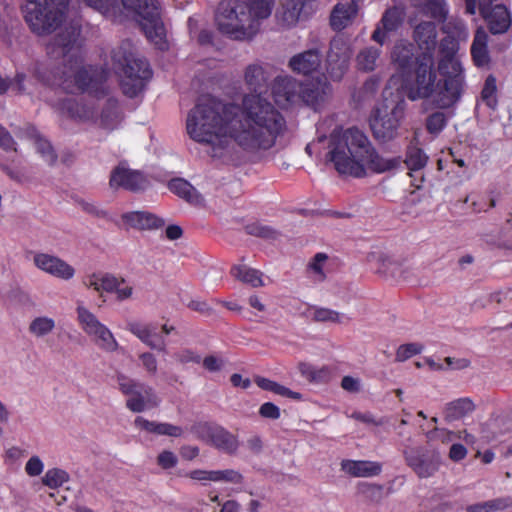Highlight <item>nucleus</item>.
I'll list each match as a JSON object with an SVG mask.
<instances>
[{
    "instance_id": "1",
    "label": "nucleus",
    "mask_w": 512,
    "mask_h": 512,
    "mask_svg": "<svg viewBox=\"0 0 512 512\" xmlns=\"http://www.w3.org/2000/svg\"><path fill=\"white\" fill-rule=\"evenodd\" d=\"M265 68L252 63L245 68L244 81L251 93L240 104H223L212 98L201 99L187 114L189 137L211 147L213 157H220L234 141L249 153L267 151L275 146L286 130V120L276 106L261 92L268 85Z\"/></svg>"
},
{
    "instance_id": "2",
    "label": "nucleus",
    "mask_w": 512,
    "mask_h": 512,
    "mask_svg": "<svg viewBox=\"0 0 512 512\" xmlns=\"http://www.w3.org/2000/svg\"><path fill=\"white\" fill-rule=\"evenodd\" d=\"M79 31L66 27L47 44L48 56L59 61L53 66H40L36 69L39 80L50 86L61 88L69 94L87 92L97 99L108 94L105 85L106 73L82 66Z\"/></svg>"
},
{
    "instance_id": "3",
    "label": "nucleus",
    "mask_w": 512,
    "mask_h": 512,
    "mask_svg": "<svg viewBox=\"0 0 512 512\" xmlns=\"http://www.w3.org/2000/svg\"><path fill=\"white\" fill-rule=\"evenodd\" d=\"M329 157L339 175L365 178L368 171L383 174L400 168L401 156L383 157L365 131L357 126L336 128L329 138Z\"/></svg>"
},
{
    "instance_id": "4",
    "label": "nucleus",
    "mask_w": 512,
    "mask_h": 512,
    "mask_svg": "<svg viewBox=\"0 0 512 512\" xmlns=\"http://www.w3.org/2000/svg\"><path fill=\"white\" fill-rule=\"evenodd\" d=\"M113 68L120 78V86L125 95L135 97L144 87L152 71L148 62L137 57L130 41H123L112 52Z\"/></svg>"
},
{
    "instance_id": "5",
    "label": "nucleus",
    "mask_w": 512,
    "mask_h": 512,
    "mask_svg": "<svg viewBox=\"0 0 512 512\" xmlns=\"http://www.w3.org/2000/svg\"><path fill=\"white\" fill-rule=\"evenodd\" d=\"M216 22L218 29L234 40H251L260 30L243 1L221 2Z\"/></svg>"
},
{
    "instance_id": "6",
    "label": "nucleus",
    "mask_w": 512,
    "mask_h": 512,
    "mask_svg": "<svg viewBox=\"0 0 512 512\" xmlns=\"http://www.w3.org/2000/svg\"><path fill=\"white\" fill-rule=\"evenodd\" d=\"M119 8L121 21L129 15L137 16L149 41L160 50L167 48L166 32L156 0H119Z\"/></svg>"
},
{
    "instance_id": "7",
    "label": "nucleus",
    "mask_w": 512,
    "mask_h": 512,
    "mask_svg": "<svg viewBox=\"0 0 512 512\" xmlns=\"http://www.w3.org/2000/svg\"><path fill=\"white\" fill-rule=\"evenodd\" d=\"M68 0H26L22 6L25 21L38 34L54 31L65 18Z\"/></svg>"
},
{
    "instance_id": "8",
    "label": "nucleus",
    "mask_w": 512,
    "mask_h": 512,
    "mask_svg": "<svg viewBox=\"0 0 512 512\" xmlns=\"http://www.w3.org/2000/svg\"><path fill=\"white\" fill-rule=\"evenodd\" d=\"M438 72L441 78L431 96L433 105L442 110L453 108L460 102L467 88L465 69L462 65L456 64L454 69H443Z\"/></svg>"
},
{
    "instance_id": "9",
    "label": "nucleus",
    "mask_w": 512,
    "mask_h": 512,
    "mask_svg": "<svg viewBox=\"0 0 512 512\" xmlns=\"http://www.w3.org/2000/svg\"><path fill=\"white\" fill-rule=\"evenodd\" d=\"M119 390L126 396V407L134 413H140L146 409L159 405V398L154 389L142 382L132 379L123 373L116 374Z\"/></svg>"
},
{
    "instance_id": "10",
    "label": "nucleus",
    "mask_w": 512,
    "mask_h": 512,
    "mask_svg": "<svg viewBox=\"0 0 512 512\" xmlns=\"http://www.w3.org/2000/svg\"><path fill=\"white\" fill-rule=\"evenodd\" d=\"M414 76V85L407 91L408 99L416 101L418 99L430 98L437 84L433 55H430V53H420L416 56Z\"/></svg>"
},
{
    "instance_id": "11",
    "label": "nucleus",
    "mask_w": 512,
    "mask_h": 512,
    "mask_svg": "<svg viewBox=\"0 0 512 512\" xmlns=\"http://www.w3.org/2000/svg\"><path fill=\"white\" fill-rule=\"evenodd\" d=\"M404 118V106L397 103L389 112L381 113L377 109L370 117L369 125L373 137L380 143H387L399 135L401 122Z\"/></svg>"
},
{
    "instance_id": "12",
    "label": "nucleus",
    "mask_w": 512,
    "mask_h": 512,
    "mask_svg": "<svg viewBox=\"0 0 512 512\" xmlns=\"http://www.w3.org/2000/svg\"><path fill=\"white\" fill-rule=\"evenodd\" d=\"M77 317L83 331L91 337L99 349L111 353L119 348L113 333L87 308L78 306Z\"/></svg>"
},
{
    "instance_id": "13",
    "label": "nucleus",
    "mask_w": 512,
    "mask_h": 512,
    "mask_svg": "<svg viewBox=\"0 0 512 512\" xmlns=\"http://www.w3.org/2000/svg\"><path fill=\"white\" fill-rule=\"evenodd\" d=\"M318 0H279L275 11L277 25L292 28L308 20L317 11Z\"/></svg>"
},
{
    "instance_id": "14",
    "label": "nucleus",
    "mask_w": 512,
    "mask_h": 512,
    "mask_svg": "<svg viewBox=\"0 0 512 512\" xmlns=\"http://www.w3.org/2000/svg\"><path fill=\"white\" fill-rule=\"evenodd\" d=\"M405 462L419 478L433 477L441 465V456L435 450L413 447L403 452Z\"/></svg>"
},
{
    "instance_id": "15",
    "label": "nucleus",
    "mask_w": 512,
    "mask_h": 512,
    "mask_svg": "<svg viewBox=\"0 0 512 512\" xmlns=\"http://www.w3.org/2000/svg\"><path fill=\"white\" fill-rule=\"evenodd\" d=\"M191 431L201 440L229 455L235 454L238 450L239 441L237 436L221 426L197 423L192 426Z\"/></svg>"
},
{
    "instance_id": "16",
    "label": "nucleus",
    "mask_w": 512,
    "mask_h": 512,
    "mask_svg": "<svg viewBox=\"0 0 512 512\" xmlns=\"http://www.w3.org/2000/svg\"><path fill=\"white\" fill-rule=\"evenodd\" d=\"M126 328L143 344L161 353L167 352V344L164 335H169L175 330L174 326L164 324L161 327V332H158L156 324L135 320L127 322Z\"/></svg>"
},
{
    "instance_id": "17",
    "label": "nucleus",
    "mask_w": 512,
    "mask_h": 512,
    "mask_svg": "<svg viewBox=\"0 0 512 512\" xmlns=\"http://www.w3.org/2000/svg\"><path fill=\"white\" fill-rule=\"evenodd\" d=\"M109 186L111 189H124L131 192H140L149 186V180L140 170H134L126 163H120L110 173Z\"/></svg>"
},
{
    "instance_id": "18",
    "label": "nucleus",
    "mask_w": 512,
    "mask_h": 512,
    "mask_svg": "<svg viewBox=\"0 0 512 512\" xmlns=\"http://www.w3.org/2000/svg\"><path fill=\"white\" fill-rule=\"evenodd\" d=\"M350 60V48L340 37L330 42L326 58V73L332 81H340L346 73Z\"/></svg>"
},
{
    "instance_id": "19",
    "label": "nucleus",
    "mask_w": 512,
    "mask_h": 512,
    "mask_svg": "<svg viewBox=\"0 0 512 512\" xmlns=\"http://www.w3.org/2000/svg\"><path fill=\"white\" fill-rule=\"evenodd\" d=\"M478 10L487 22L489 31L492 34H503L508 31L512 24L511 13L504 4L492 6L486 4L485 1H480Z\"/></svg>"
},
{
    "instance_id": "20",
    "label": "nucleus",
    "mask_w": 512,
    "mask_h": 512,
    "mask_svg": "<svg viewBox=\"0 0 512 512\" xmlns=\"http://www.w3.org/2000/svg\"><path fill=\"white\" fill-rule=\"evenodd\" d=\"M60 109L62 113L78 122L93 123L98 119V110L92 101H78L76 99L66 98L61 101Z\"/></svg>"
},
{
    "instance_id": "21",
    "label": "nucleus",
    "mask_w": 512,
    "mask_h": 512,
    "mask_svg": "<svg viewBox=\"0 0 512 512\" xmlns=\"http://www.w3.org/2000/svg\"><path fill=\"white\" fill-rule=\"evenodd\" d=\"M34 264L40 270L63 280L72 279L75 269L64 260L45 253L34 256Z\"/></svg>"
},
{
    "instance_id": "22",
    "label": "nucleus",
    "mask_w": 512,
    "mask_h": 512,
    "mask_svg": "<svg viewBox=\"0 0 512 512\" xmlns=\"http://www.w3.org/2000/svg\"><path fill=\"white\" fill-rule=\"evenodd\" d=\"M290 68L305 76H312L315 80L319 79L320 52L317 48L307 50L293 56L289 61Z\"/></svg>"
},
{
    "instance_id": "23",
    "label": "nucleus",
    "mask_w": 512,
    "mask_h": 512,
    "mask_svg": "<svg viewBox=\"0 0 512 512\" xmlns=\"http://www.w3.org/2000/svg\"><path fill=\"white\" fill-rule=\"evenodd\" d=\"M121 221L126 229L151 230L164 226L165 221L148 211H132L121 215Z\"/></svg>"
},
{
    "instance_id": "24",
    "label": "nucleus",
    "mask_w": 512,
    "mask_h": 512,
    "mask_svg": "<svg viewBox=\"0 0 512 512\" xmlns=\"http://www.w3.org/2000/svg\"><path fill=\"white\" fill-rule=\"evenodd\" d=\"M300 83L289 76L277 77L272 86V93L279 105H290L298 102Z\"/></svg>"
},
{
    "instance_id": "25",
    "label": "nucleus",
    "mask_w": 512,
    "mask_h": 512,
    "mask_svg": "<svg viewBox=\"0 0 512 512\" xmlns=\"http://www.w3.org/2000/svg\"><path fill=\"white\" fill-rule=\"evenodd\" d=\"M359 12V5L356 0L337 3L330 14V26L334 31H342L355 20Z\"/></svg>"
},
{
    "instance_id": "26",
    "label": "nucleus",
    "mask_w": 512,
    "mask_h": 512,
    "mask_svg": "<svg viewBox=\"0 0 512 512\" xmlns=\"http://www.w3.org/2000/svg\"><path fill=\"white\" fill-rule=\"evenodd\" d=\"M413 39L418 47L423 50L421 53H430L434 56L437 44V26L432 21H422L413 30Z\"/></svg>"
},
{
    "instance_id": "27",
    "label": "nucleus",
    "mask_w": 512,
    "mask_h": 512,
    "mask_svg": "<svg viewBox=\"0 0 512 512\" xmlns=\"http://www.w3.org/2000/svg\"><path fill=\"white\" fill-rule=\"evenodd\" d=\"M488 34L479 27L474 34V38L470 47V55L474 66L477 68L489 67L491 63L490 52L488 49Z\"/></svg>"
},
{
    "instance_id": "28",
    "label": "nucleus",
    "mask_w": 512,
    "mask_h": 512,
    "mask_svg": "<svg viewBox=\"0 0 512 512\" xmlns=\"http://www.w3.org/2000/svg\"><path fill=\"white\" fill-rule=\"evenodd\" d=\"M122 119L123 115L118 101L114 98H108L105 103L101 105L100 112H98V119L94 123L103 129L112 131L120 125Z\"/></svg>"
},
{
    "instance_id": "29",
    "label": "nucleus",
    "mask_w": 512,
    "mask_h": 512,
    "mask_svg": "<svg viewBox=\"0 0 512 512\" xmlns=\"http://www.w3.org/2000/svg\"><path fill=\"white\" fill-rule=\"evenodd\" d=\"M459 50L458 41L451 35L443 37L439 43L438 71L443 69H454L456 64L462 65L460 60L456 58Z\"/></svg>"
},
{
    "instance_id": "30",
    "label": "nucleus",
    "mask_w": 512,
    "mask_h": 512,
    "mask_svg": "<svg viewBox=\"0 0 512 512\" xmlns=\"http://www.w3.org/2000/svg\"><path fill=\"white\" fill-rule=\"evenodd\" d=\"M342 470L352 477H373L382 472V464L369 460H343Z\"/></svg>"
},
{
    "instance_id": "31",
    "label": "nucleus",
    "mask_w": 512,
    "mask_h": 512,
    "mask_svg": "<svg viewBox=\"0 0 512 512\" xmlns=\"http://www.w3.org/2000/svg\"><path fill=\"white\" fill-rule=\"evenodd\" d=\"M168 188L172 193L192 205L198 206L203 204L204 199L202 195L188 181L182 178L172 179L168 183Z\"/></svg>"
},
{
    "instance_id": "32",
    "label": "nucleus",
    "mask_w": 512,
    "mask_h": 512,
    "mask_svg": "<svg viewBox=\"0 0 512 512\" xmlns=\"http://www.w3.org/2000/svg\"><path fill=\"white\" fill-rule=\"evenodd\" d=\"M85 7L90 8L113 21H121L119 0H78Z\"/></svg>"
},
{
    "instance_id": "33",
    "label": "nucleus",
    "mask_w": 512,
    "mask_h": 512,
    "mask_svg": "<svg viewBox=\"0 0 512 512\" xmlns=\"http://www.w3.org/2000/svg\"><path fill=\"white\" fill-rule=\"evenodd\" d=\"M415 58L412 44L399 43L394 46L392 60L402 73L411 70L412 65H415Z\"/></svg>"
},
{
    "instance_id": "34",
    "label": "nucleus",
    "mask_w": 512,
    "mask_h": 512,
    "mask_svg": "<svg viewBox=\"0 0 512 512\" xmlns=\"http://www.w3.org/2000/svg\"><path fill=\"white\" fill-rule=\"evenodd\" d=\"M25 133L28 138L34 141L37 152L42 155L44 160L50 165L54 164L57 160V155L51 144L43 139L33 126H27Z\"/></svg>"
},
{
    "instance_id": "35",
    "label": "nucleus",
    "mask_w": 512,
    "mask_h": 512,
    "mask_svg": "<svg viewBox=\"0 0 512 512\" xmlns=\"http://www.w3.org/2000/svg\"><path fill=\"white\" fill-rule=\"evenodd\" d=\"M382 54L380 47L368 46L359 51L356 56V65L362 72H372L377 66V61Z\"/></svg>"
},
{
    "instance_id": "36",
    "label": "nucleus",
    "mask_w": 512,
    "mask_h": 512,
    "mask_svg": "<svg viewBox=\"0 0 512 512\" xmlns=\"http://www.w3.org/2000/svg\"><path fill=\"white\" fill-rule=\"evenodd\" d=\"M479 100L491 111H496L498 108V87L497 79L493 74H489L482 86Z\"/></svg>"
},
{
    "instance_id": "37",
    "label": "nucleus",
    "mask_w": 512,
    "mask_h": 512,
    "mask_svg": "<svg viewBox=\"0 0 512 512\" xmlns=\"http://www.w3.org/2000/svg\"><path fill=\"white\" fill-rule=\"evenodd\" d=\"M276 0H243L248 10L259 27L263 20L268 19L273 11Z\"/></svg>"
},
{
    "instance_id": "38",
    "label": "nucleus",
    "mask_w": 512,
    "mask_h": 512,
    "mask_svg": "<svg viewBox=\"0 0 512 512\" xmlns=\"http://www.w3.org/2000/svg\"><path fill=\"white\" fill-rule=\"evenodd\" d=\"M512 507V497H499L467 506V512H498Z\"/></svg>"
},
{
    "instance_id": "39",
    "label": "nucleus",
    "mask_w": 512,
    "mask_h": 512,
    "mask_svg": "<svg viewBox=\"0 0 512 512\" xmlns=\"http://www.w3.org/2000/svg\"><path fill=\"white\" fill-rule=\"evenodd\" d=\"M475 409L473 401L468 398H459L446 405L445 413L449 419H459Z\"/></svg>"
},
{
    "instance_id": "40",
    "label": "nucleus",
    "mask_w": 512,
    "mask_h": 512,
    "mask_svg": "<svg viewBox=\"0 0 512 512\" xmlns=\"http://www.w3.org/2000/svg\"><path fill=\"white\" fill-rule=\"evenodd\" d=\"M231 274L236 279L250 284L253 287H260L263 285L261 273L258 270L252 269L246 265H235L231 269Z\"/></svg>"
},
{
    "instance_id": "41",
    "label": "nucleus",
    "mask_w": 512,
    "mask_h": 512,
    "mask_svg": "<svg viewBox=\"0 0 512 512\" xmlns=\"http://www.w3.org/2000/svg\"><path fill=\"white\" fill-rule=\"evenodd\" d=\"M427 161L428 157L421 148L415 146L408 147L404 163L406 164L409 170H421L426 166Z\"/></svg>"
},
{
    "instance_id": "42",
    "label": "nucleus",
    "mask_w": 512,
    "mask_h": 512,
    "mask_svg": "<svg viewBox=\"0 0 512 512\" xmlns=\"http://www.w3.org/2000/svg\"><path fill=\"white\" fill-rule=\"evenodd\" d=\"M54 319L47 316L34 318L29 324V332L35 337H44L50 334L55 328Z\"/></svg>"
},
{
    "instance_id": "43",
    "label": "nucleus",
    "mask_w": 512,
    "mask_h": 512,
    "mask_svg": "<svg viewBox=\"0 0 512 512\" xmlns=\"http://www.w3.org/2000/svg\"><path fill=\"white\" fill-rule=\"evenodd\" d=\"M41 480L43 485L50 489H56L68 482L70 480V476L68 472L63 469L52 468L45 472Z\"/></svg>"
},
{
    "instance_id": "44",
    "label": "nucleus",
    "mask_w": 512,
    "mask_h": 512,
    "mask_svg": "<svg viewBox=\"0 0 512 512\" xmlns=\"http://www.w3.org/2000/svg\"><path fill=\"white\" fill-rule=\"evenodd\" d=\"M448 117L442 111H436L429 114L425 121V127L429 134L439 135L447 126Z\"/></svg>"
},
{
    "instance_id": "45",
    "label": "nucleus",
    "mask_w": 512,
    "mask_h": 512,
    "mask_svg": "<svg viewBox=\"0 0 512 512\" xmlns=\"http://www.w3.org/2000/svg\"><path fill=\"white\" fill-rule=\"evenodd\" d=\"M402 13L396 7L387 9L380 20V25L386 32L396 31L402 24Z\"/></svg>"
},
{
    "instance_id": "46",
    "label": "nucleus",
    "mask_w": 512,
    "mask_h": 512,
    "mask_svg": "<svg viewBox=\"0 0 512 512\" xmlns=\"http://www.w3.org/2000/svg\"><path fill=\"white\" fill-rule=\"evenodd\" d=\"M318 80L313 88H309L307 85L300 83V89L298 93V101H303L306 105L311 106L314 111L318 110L320 92L318 88Z\"/></svg>"
},
{
    "instance_id": "47",
    "label": "nucleus",
    "mask_w": 512,
    "mask_h": 512,
    "mask_svg": "<svg viewBox=\"0 0 512 512\" xmlns=\"http://www.w3.org/2000/svg\"><path fill=\"white\" fill-rule=\"evenodd\" d=\"M424 346L420 343H407L400 345L396 350L395 361L404 362L415 355L420 354Z\"/></svg>"
},
{
    "instance_id": "48",
    "label": "nucleus",
    "mask_w": 512,
    "mask_h": 512,
    "mask_svg": "<svg viewBox=\"0 0 512 512\" xmlns=\"http://www.w3.org/2000/svg\"><path fill=\"white\" fill-rule=\"evenodd\" d=\"M213 482H226L233 484H241L243 482V475L233 469L215 470L212 471Z\"/></svg>"
},
{
    "instance_id": "49",
    "label": "nucleus",
    "mask_w": 512,
    "mask_h": 512,
    "mask_svg": "<svg viewBox=\"0 0 512 512\" xmlns=\"http://www.w3.org/2000/svg\"><path fill=\"white\" fill-rule=\"evenodd\" d=\"M425 9L432 18L444 21L447 16L444 0H426Z\"/></svg>"
},
{
    "instance_id": "50",
    "label": "nucleus",
    "mask_w": 512,
    "mask_h": 512,
    "mask_svg": "<svg viewBox=\"0 0 512 512\" xmlns=\"http://www.w3.org/2000/svg\"><path fill=\"white\" fill-rule=\"evenodd\" d=\"M350 417L356 421L374 426H384L389 422L388 417H380L377 419L371 412L354 411Z\"/></svg>"
},
{
    "instance_id": "51",
    "label": "nucleus",
    "mask_w": 512,
    "mask_h": 512,
    "mask_svg": "<svg viewBox=\"0 0 512 512\" xmlns=\"http://www.w3.org/2000/svg\"><path fill=\"white\" fill-rule=\"evenodd\" d=\"M140 366L149 375L154 376L158 371V361L156 356L151 352H142L138 355Z\"/></svg>"
},
{
    "instance_id": "52",
    "label": "nucleus",
    "mask_w": 512,
    "mask_h": 512,
    "mask_svg": "<svg viewBox=\"0 0 512 512\" xmlns=\"http://www.w3.org/2000/svg\"><path fill=\"white\" fill-rule=\"evenodd\" d=\"M126 281L122 277H116L110 273H102V293H113L117 289L118 284H125Z\"/></svg>"
},
{
    "instance_id": "53",
    "label": "nucleus",
    "mask_w": 512,
    "mask_h": 512,
    "mask_svg": "<svg viewBox=\"0 0 512 512\" xmlns=\"http://www.w3.org/2000/svg\"><path fill=\"white\" fill-rule=\"evenodd\" d=\"M248 234L262 237V238H275L277 232L269 226L260 224H251L246 227Z\"/></svg>"
},
{
    "instance_id": "54",
    "label": "nucleus",
    "mask_w": 512,
    "mask_h": 512,
    "mask_svg": "<svg viewBox=\"0 0 512 512\" xmlns=\"http://www.w3.org/2000/svg\"><path fill=\"white\" fill-rule=\"evenodd\" d=\"M82 284L88 288L93 289L99 294H102V272L91 273L83 277Z\"/></svg>"
},
{
    "instance_id": "55",
    "label": "nucleus",
    "mask_w": 512,
    "mask_h": 512,
    "mask_svg": "<svg viewBox=\"0 0 512 512\" xmlns=\"http://www.w3.org/2000/svg\"><path fill=\"white\" fill-rule=\"evenodd\" d=\"M44 469V464L39 456L34 455L30 457L25 465V472L31 477L39 476Z\"/></svg>"
},
{
    "instance_id": "56",
    "label": "nucleus",
    "mask_w": 512,
    "mask_h": 512,
    "mask_svg": "<svg viewBox=\"0 0 512 512\" xmlns=\"http://www.w3.org/2000/svg\"><path fill=\"white\" fill-rule=\"evenodd\" d=\"M496 206V199L492 193L481 196L478 201L473 202V209L475 212H486Z\"/></svg>"
},
{
    "instance_id": "57",
    "label": "nucleus",
    "mask_w": 512,
    "mask_h": 512,
    "mask_svg": "<svg viewBox=\"0 0 512 512\" xmlns=\"http://www.w3.org/2000/svg\"><path fill=\"white\" fill-rule=\"evenodd\" d=\"M157 463L163 469H171L177 465L178 459L173 452L165 450L158 455Z\"/></svg>"
},
{
    "instance_id": "58",
    "label": "nucleus",
    "mask_w": 512,
    "mask_h": 512,
    "mask_svg": "<svg viewBox=\"0 0 512 512\" xmlns=\"http://www.w3.org/2000/svg\"><path fill=\"white\" fill-rule=\"evenodd\" d=\"M225 360L215 355L206 356L202 360L203 367L210 372H217L222 370L225 366Z\"/></svg>"
},
{
    "instance_id": "59",
    "label": "nucleus",
    "mask_w": 512,
    "mask_h": 512,
    "mask_svg": "<svg viewBox=\"0 0 512 512\" xmlns=\"http://www.w3.org/2000/svg\"><path fill=\"white\" fill-rule=\"evenodd\" d=\"M259 414L263 418L276 420L280 418V409L275 404L266 402L260 406Z\"/></svg>"
},
{
    "instance_id": "60",
    "label": "nucleus",
    "mask_w": 512,
    "mask_h": 512,
    "mask_svg": "<svg viewBox=\"0 0 512 512\" xmlns=\"http://www.w3.org/2000/svg\"><path fill=\"white\" fill-rule=\"evenodd\" d=\"M26 75L23 73H17L13 80L10 81V90L16 94L28 93V89L25 86Z\"/></svg>"
},
{
    "instance_id": "61",
    "label": "nucleus",
    "mask_w": 512,
    "mask_h": 512,
    "mask_svg": "<svg viewBox=\"0 0 512 512\" xmlns=\"http://www.w3.org/2000/svg\"><path fill=\"white\" fill-rule=\"evenodd\" d=\"M27 452L20 447L12 446L5 451L4 460L7 463H15L25 457Z\"/></svg>"
},
{
    "instance_id": "62",
    "label": "nucleus",
    "mask_w": 512,
    "mask_h": 512,
    "mask_svg": "<svg viewBox=\"0 0 512 512\" xmlns=\"http://www.w3.org/2000/svg\"><path fill=\"white\" fill-rule=\"evenodd\" d=\"M134 424L137 428L146 430L151 433L159 434V427H161V423H156L153 421H149L144 419L143 417H137L134 421Z\"/></svg>"
},
{
    "instance_id": "63",
    "label": "nucleus",
    "mask_w": 512,
    "mask_h": 512,
    "mask_svg": "<svg viewBox=\"0 0 512 512\" xmlns=\"http://www.w3.org/2000/svg\"><path fill=\"white\" fill-rule=\"evenodd\" d=\"M15 141L11 134L0 125V147L4 150H14L16 151Z\"/></svg>"
},
{
    "instance_id": "64",
    "label": "nucleus",
    "mask_w": 512,
    "mask_h": 512,
    "mask_svg": "<svg viewBox=\"0 0 512 512\" xmlns=\"http://www.w3.org/2000/svg\"><path fill=\"white\" fill-rule=\"evenodd\" d=\"M467 455V449L464 445L460 443H455L450 447L449 450V458L454 461L458 462L463 460Z\"/></svg>"
}]
</instances>
